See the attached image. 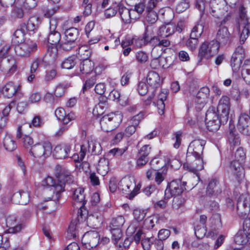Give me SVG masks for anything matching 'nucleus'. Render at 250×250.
Returning a JSON list of instances; mask_svg holds the SVG:
<instances>
[{
  "label": "nucleus",
  "instance_id": "obj_26",
  "mask_svg": "<svg viewBox=\"0 0 250 250\" xmlns=\"http://www.w3.org/2000/svg\"><path fill=\"white\" fill-rule=\"evenodd\" d=\"M237 210L242 213L247 214L250 210V198L248 195L243 194L239 197L237 202Z\"/></svg>",
  "mask_w": 250,
  "mask_h": 250
},
{
  "label": "nucleus",
  "instance_id": "obj_11",
  "mask_svg": "<svg viewBox=\"0 0 250 250\" xmlns=\"http://www.w3.org/2000/svg\"><path fill=\"white\" fill-rule=\"evenodd\" d=\"M72 145L70 143H63L57 145L52 148L51 154L57 159H65L69 157Z\"/></svg>",
  "mask_w": 250,
  "mask_h": 250
},
{
  "label": "nucleus",
  "instance_id": "obj_52",
  "mask_svg": "<svg viewBox=\"0 0 250 250\" xmlns=\"http://www.w3.org/2000/svg\"><path fill=\"white\" fill-rule=\"evenodd\" d=\"M245 159V153L242 148L239 147L235 153L234 160L239 162L244 163Z\"/></svg>",
  "mask_w": 250,
  "mask_h": 250
},
{
  "label": "nucleus",
  "instance_id": "obj_27",
  "mask_svg": "<svg viewBox=\"0 0 250 250\" xmlns=\"http://www.w3.org/2000/svg\"><path fill=\"white\" fill-rule=\"evenodd\" d=\"M148 84L154 89L159 87L162 83V80L158 73L155 71H149L146 77Z\"/></svg>",
  "mask_w": 250,
  "mask_h": 250
},
{
  "label": "nucleus",
  "instance_id": "obj_25",
  "mask_svg": "<svg viewBox=\"0 0 250 250\" xmlns=\"http://www.w3.org/2000/svg\"><path fill=\"white\" fill-rule=\"evenodd\" d=\"M56 176L60 180L64 181L68 184H71L73 181V177L70 173L65 168L58 165L55 167Z\"/></svg>",
  "mask_w": 250,
  "mask_h": 250
},
{
  "label": "nucleus",
  "instance_id": "obj_55",
  "mask_svg": "<svg viewBox=\"0 0 250 250\" xmlns=\"http://www.w3.org/2000/svg\"><path fill=\"white\" fill-rule=\"evenodd\" d=\"M74 42H69V40L64 39L61 41L59 44V46L62 49L68 51L72 48L74 46Z\"/></svg>",
  "mask_w": 250,
  "mask_h": 250
},
{
  "label": "nucleus",
  "instance_id": "obj_12",
  "mask_svg": "<svg viewBox=\"0 0 250 250\" xmlns=\"http://www.w3.org/2000/svg\"><path fill=\"white\" fill-rule=\"evenodd\" d=\"M205 144V141L203 140H195L192 141L188 148L187 158L190 159L191 156H202Z\"/></svg>",
  "mask_w": 250,
  "mask_h": 250
},
{
  "label": "nucleus",
  "instance_id": "obj_62",
  "mask_svg": "<svg viewBox=\"0 0 250 250\" xmlns=\"http://www.w3.org/2000/svg\"><path fill=\"white\" fill-rule=\"evenodd\" d=\"M135 57L137 62L141 63H145L148 58L147 55L141 51L137 52L136 53Z\"/></svg>",
  "mask_w": 250,
  "mask_h": 250
},
{
  "label": "nucleus",
  "instance_id": "obj_54",
  "mask_svg": "<svg viewBox=\"0 0 250 250\" xmlns=\"http://www.w3.org/2000/svg\"><path fill=\"white\" fill-rule=\"evenodd\" d=\"M75 63L73 58L69 57L62 62V67L66 69H70L75 66Z\"/></svg>",
  "mask_w": 250,
  "mask_h": 250
},
{
  "label": "nucleus",
  "instance_id": "obj_50",
  "mask_svg": "<svg viewBox=\"0 0 250 250\" xmlns=\"http://www.w3.org/2000/svg\"><path fill=\"white\" fill-rule=\"evenodd\" d=\"M189 7V1L188 0H180L177 1V5L176 10L178 13L185 11Z\"/></svg>",
  "mask_w": 250,
  "mask_h": 250
},
{
  "label": "nucleus",
  "instance_id": "obj_44",
  "mask_svg": "<svg viewBox=\"0 0 250 250\" xmlns=\"http://www.w3.org/2000/svg\"><path fill=\"white\" fill-rule=\"evenodd\" d=\"M24 31L22 29L17 30L13 35L12 42L16 45L20 44L25 42L24 41Z\"/></svg>",
  "mask_w": 250,
  "mask_h": 250
},
{
  "label": "nucleus",
  "instance_id": "obj_46",
  "mask_svg": "<svg viewBox=\"0 0 250 250\" xmlns=\"http://www.w3.org/2000/svg\"><path fill=\"white\" fill-rule=\"evenodd\" d=\"M58 57V49L55 46H51L48 48L46 57L50 60L51 61H54Z\"/></svg>",
  "mask_w": 250,
  "mask_h": 250
},
{
  "label": "nucleus",
  "instance_id": "obj_39",
  "mask_svg": "<svg viewBox=\"0 0 250 250\" xmlns=\"http://www.w3.org/2000/svg\"><path fill=\"white\" fill-rule=\"evenodd\" d=\"M170 45V41L167 39H163L159 41L157 45L154 47L151 52V55L153 56L155 59L152 62V63L154 62H158L157 59L161 55V53L157 55H155V52L158 50V47H168Z\"/></svg>",
  "mask_w": 250,
  "mask_h": 250
},
{
  "label": "nucleus",
  "instance_id": "obj_1",
  "mask_svg": "<svg viewBox=\"0 0 250 250\" xmlns=\"http://www.w3.org/2000/svg\"><path fill=\"white\" fill-rule=\"evenodd\" d=\"M22 143L29 154L35 158H46L51 155L52 144L48 141H42L34 145L33 138L24 135L22 138Z\"/></svg>",
  "mask_w": 250,
  "mask_h": 250
},
{
  "label": "nucleus",
  "instance_id": "obj_34",
  "mask_svg": "<svg viewBox=\"0 0 250 250\" xmlns=\"http://www.w3.org/2000/svg\"><path fill=\"white\" fill-rule=\"evenodd\" d=\"M220 192V186L218 181L215 179H211L207 188V194L209 195H216Z\"/></svg>",
  "mask_w": 250,
  "mask_h": 250
},
{
  "label": "nucleus",
  "instance_id": "obj_22",
  "mask_svg": "<svg viewBox=\"0 0 250 250\" xmlns=\"http://www.w3.org/2000/svg\"><path fill=\"white\" fill-rule=\"evenodd\" d=\"M209 89L204 88L199 91L195 98L196 107L201 110L207 103L208 100Z\"/></svg>",
  "mask_w": 250,
  "mask_h": 250
},
{
  "label": "nucleus",
  "instance_id": "obj_37",
  "mask_svg": "<svg viewBox=\"0 0 250 250\" xmlns=\"http://www.w3.org/2000/svg\"><path fill=\"white\" fill-rule=\"evenodd\" d=\"M98 172L103 176H105L109 171V162L107 159L101 158L97 166Z\"/></svg>",
  "mask_w": 250,
  "mask_h": 250
},
{
  "label": "nucleus",
  "instance_id": "obj_41",
  "mask_svg": "<svg viewBox=\"0 0 250 250\" xmlns=\"http://www.w3.org/2000/svg\"><path fill=\"white\" fill-rule=\"evenodd\" d=\"M72 198L76 202L84 205L85 203V195L83 188H78L75 189L73 191Z\"/></svg>",
  "mask_w": 250,
  "mask_h": 250
},
{
  "label": "nucleus",
  "instance_id": "obj_2",
  "mask_svg": "<svg viewBox=\"0 0 250 250\" xmlns=\"http://www.w3.org/2000/svg\"><path fill=\"white\" fill-rule=\"evenodd\" d=\"M141 188V184H136L134 177L131 176L123 178L118 183V189L130 200L139 193Z\"/></svg>",
  "mask_w": 250,
  "mask_h": 250
},
{
  "label": "nucleus",
  "instance_id": "obj_8",
  "mask_svg": "<svg viewBox=\"0 0 250 250\" xmlns=\"http://www.w3.org/2000/svg\"><path fill=\"white\" fill-rule=\"evenodd\" d=\"M230 108L229 98L227 96H223L220 99L217 106V112L221 117V122L223 124L228 121Z\"/></svg>",
  "mask_w": 250,
  "mask_h": 250
},
{
  "label": "nucleus",
  "instance_id": "obj_21",
  "mask_svg": "<svg viewBox=\"0 0 250 250\" xmlns=\"http://www.w3.org/2000/svg\"><path fill=\"white\" fill-rule=\"evenodd\" d=\"M119 14L122 21L125 23H129L132 20L138 19V15H135V11L132 9L129 10L125 7L122 3L119 7Z\"/></svg>",
  "mask_w": 250,
  "mask_h": 250
},
{
  "label": "nucleus",
  "instance_id": "obj_20",
  "mask_svg": "<svg viewBox=\"0 0 250 250\" xmlns=\"http://www.w3.org/2000/svg\"><path fill=\"white\" fill-rule=\"evenodd\" d=\"M243 163L233 160L230 164L229 169L230 172L235 176L237 180L240 182L244 177V169Z\"/></svg>",
  "mask_w": 250,
  "mask_h": 250
},
{
  "label": "nucleus",
  "instance_id": "obj_5",
  "mask_svg": "<svg viewBox=\"0 0 250 250\" xmlns=\"http://www.w3.org/2000/svg\"><path fill=\"white\" fill-rule=\"evenodd\" d=\"M217 115L214 109L210 108L206 114L205 122L208 129L211 131H215L220 127L221 117Z\"/></svg>",
  "mask_w": 250,
  "mask_h": 250
},
{
  "label": "nucleus",
  "instance_id": "obj_9",
  "mask_svg": "<svg viewBox=\"0 0 250 250\" xmlns=\"http://www.w3.org/2000/svg\"><path fill=\"white\" fill-rule=\"evenodd\" d=\"M61 19L53 17L49 21V33L48 36V42L53 46L59 44L61 41V34L56 30Z\"/></svg>",
  "mask_w": 250,
  "mask_h": 250
},
{
  "label": "nucleus",
  "instance_id": "obj_15",
  "mask_svg": "<svg viewBox=\"0 0 250 250\" xmlns=\"http://www.w3.org/2000/svg\"><path fill=\"white\" fill-rule=\"evenodd\" d=\"M186 182H182L180 180H173L169 184L168 188L165 190V194L170 193L171 196L180 195L185 189H186Z\"/></svg>",
  "mask_w": 250,
  "mask_h": 250
},
{
  "label": "nucleus",
  "instance_id": "obj_3",
  "mask_svg": "<svg viewBox=\"0 0 250 250\" xmlns=\"http://www.w3.org/2000/svg\"><path fill=\"white\" fill-rule=\"evenodd\" d=\"M122 115L120 114L111 113L104 116L100 120L102 129L108 132L115 128L121 122Z\"/></svg>",
  "mask_w": 250,
  "mask_h": 250
},
{
  "label": "nucleus",
  "instance_id": "obj_18",
  "mask_svg": "<svg viewBox=\"0 0 250 250\" xmlns=\"http://www.w3.org/2000/svg\"><path fill=\"white\" fill-rule=\"evenodd\" d=\"M237 129L245 135H250V117L246 114L240 115L237 125Z\"/></svg>",
  "mask_w": 250,
  "mask_h": 250
},
{
  "label": "nucleus",
  "instance_id": "obj_14",
  "mask_svg": "<svg viewBox=\"0 0 250 250\" xmlns=\"http://www.w3.org/2000/svg\"><path fill=\"white\" fill-rule=\"evenodd\" d=\"M6 225L8 233H15L21 231L24 225L19 222L15 215L11 214L5 216Z\"/></svg>",
  "mask_w": 250,
  "mask_h": 250
},
{
  "label": "nucleus",
  "instance_id": "obj_30",
  "mask_svg": "<svg viewBox=\"0 0 250 250\" xmlns=\"http://www.w3.org/2000/svg\"><path fill=\"white\" fill-rule=\"evenodd\" d=\"M109 99L113 101L116 102L122 106L127 105L128 103V98L123 95H121L120 93L117 90L111 91L108 96Z\"/></svg>",
  "mask_w": 250,
  "mask_h": 250
},
{
  "label": "nucleus",
  "instance_id": "obj_58",
  "mask_svg": "<svg viewBox=\"0 0 250 250\" xmlns=\"http://www.w3.org/2000/svg\"><path fill=\"white\" fill-rule=\"evenodd\" d=\"M118 180L115 177L110 178L109 182V188L111 192H115L118 188Z\"/></svg>",
  "mask_w": 250,
  "mask_h": 250
},
{
  "label": "nucleus",
  "instance_id": "obj_16",
  "mask_svg": "<svg viewBox=\"0 0 250 250\" xmlns=\"http://www.w3.org/2000/svg\"><path fill=\"white\" fill-rule=\"evenodd\" d=\"M42 185L44 187L50 188L51 190L56 193L57 197L61 192L63 191L64 188L63 183H62L61 181L60 183H57L53 177L49 176L42 180Z\"/></svg>",
  "mask_w": 250,
  "mask_h": 250
},
{
  "label": "nucleus",
  "instance_id": "obj_42",
  "mask_svg": "<svg viewBox=\"0 0 250 250\" xmlns=\"http://www.w3.org/2000/svg\"><path fill=\"white\" fill-rule=\"evenodd\" d=\"M3 146L6 150L12 151L17 147V145L14 139L10 135H6L3 139Z\"/></svg>",
  "mask_w": 250,
  "mask_h": 250
},
{
  "label": "nucleus",
  "instance_id": "obj_53",
  "mask_svg": "<svg viewBox=\"0 0 250 250\" xmlns=\"http://www.w3.org/2000/svg\"><path fill=\"white\" fill-rule=\"evenodd\" d=\"M106 108L105 104L104 103H99L97 104L93 110V113L95 116H100L102 115Z\"/></svg>",
  "mask_w": 250,
  "mask_h": 250
},
{
  "label": "nucleus",
  "instance_id": "obj_10",
  "mask_svg": "<svg viewBox=\"0 0 250 250\" xmlns=\"http://www.w3.org/2000/svg\"><path fill=\"white\" fill-rule=\"evenodd\" d=\"M17 69L16 60L12 57L2 58L0 61V71L7 76L14 74Z\"/></svg>",
  "mask_w": 250,
  "mask_h": 250
},
{
  "label": "nucleus",
  "instance_id": "obj_28",
  "mask_svg": "<svg viewBox=\"0 0 250 250\" xmlns=\"http://www.w3.org/2000/svg\"><path fill=\"white\" fill-rule=\"evenodd\" d=\"M250 23L248 22L247 20L239 21V30H240V42L241 44L245 42L250 33L249 28Z\"/></svg>",
  "mask_w": 250,
  "mask_h": 250
},
{
  "label": "nucleus",
  "instance_id": "obj_31",
  "mask_svg": "<svg viewBox=\"0 0 250 250\" xmlns=\"http://www.w3.org/2000/svg\"><path fill=\"white\" fill-rule=\"evenodd\" d=\"M29 199V194L26 191H20L14 194L12 200L15 203L21 205L26 204Z\"/></svg>",
  "mask_w": 250,
  "mask_h": 250
},
{
  "label": "nucleus",
  "instance_id": "obj_35",
  "mask_svg": "<svg viewBox=\"0 0 250 250\" xmlns=\"http://www.w3.org/2000/svg\"><path fill=\"white\" fill-rule=\"evenodd\" d=\"M41 23V19L37 16L30 17L27 23L26 28L29 31L35 32L37 30Z\"/></svg>",
  "mask_w": 250,
  "mask_h": 250
},
{
  "label": "nucleus",
  "instance_id": "obj_59",
  "mask_svg": "<svg viewBox=\"0 0 250 250\" xmlns=\"http://www.w3.org/2000/svg\"><path fill=\"white\" fill-rule=\"evenodd\" d=\"M11 47L9 44L4 45L0 50V58H10L8 56L10 54Z\"/></svg>",
  "mask_w": 250,
  "mask_h": 250
},
{
  "label": "nucleus",
  "instance_id": "obj_6",
  "mask_svg": "<svg viewBox=\"0 0 250 250\" xmlns=\"http://www.w3.org/2000/svg\"><path fill=\"white\" fill-rule=\"evenodd\" d=\"M37 49V44L33 41L27 40L25 42L15 45V51L17 55L27 57Z\"/></svg>",
  "mask_w": 250,
  "mask_h": 250
},
{
  "label": "nucleus",
  "instance_id": "obj_4",
  "mask_svg": "<svg viewBox=\"0 0 250 250\" xmlns=\"http://www.w3.org/2000/svg\"><path fill=\"white\" fill-rule=\"evenodd\" d=\"M219 46L218 43L212 41L210 42H205L200 46L199 50V57L200 61L202 59H208L218 53Z\"/></svg>",
  "mask_w": 250,
  "mask_h": 250
},
{
  "label": "nucleus",
  "instance_id": "obj_13",
  "mask_svg": "<svg viewBox=\"0 0 250 250\" xmlns=\"http://www.w3.org/2000/svg\"><path fill=\"white\" fill-rule=\"evenodd\" d=\"M100 240L99 235L96 231H87L83 235L82 242L83 245L86 248L90 249L95 247L99 243Z\"/></svg>",
  "mask_w": 250,
  "mask_h": 250
},
{
  "label": "nucleus",
  "instance_id": "obj_29",
  "mask_svg": "<svg viewBox=\"0 0 250 250\" xmlns=\"http://www.w3.org/2000/svg\"><path fill=\"white\" fill-rule=\"evenodd\" d=\"M131 39L133 45L137 47H141L146 45L152 38H150L148 35L146 29L143 36L139 37L134 36Z\"/></svg>",
  "mask_w": 250,
  "mask_h": 250
},
{
  "label": "nucleus",
  "instance_id": "obj_38",
  "mask_svg": "<svg viewBox=\"0 0 250 250\" xmlns=\"http://www.w3.org/2000/svg\"><path fill=\"white\" fill-rule=\"evenodd\" d=\"M88 145V151L93 155L100 154L102 151V147L99 142L94 140H91L85 143Z\"/></svg>",
  "mask_w": 250,
  "mask_h": 250
},
{
  "label": "nucleus",
  "instance_id": "obj_64",
  "mask_svg": "<svg viewBox=\"0 0 250 250\" xmlns=\"http://www.w3.org/2000/svg\"><path fill=\"white\" fill-rule=\"evenodd\" d=\"M198 43V39L192 38L190 36V38L186 42V46L190 50L195 49Z\"/></svg>",
  "mask_w": 250,
  "mask_h": 250
},
{
  "label": "nucleus",
  "instance_id": "obj_33",
  "mask_svg": "<svg viewBox=\"0 0 250 250\" xmlns=\"http://www.w3.org/2000/svg\"><path fill=\"white\" fill-rule=\"evenodd\" d=\"M175 26L172 23H168L161 26L159 29L158 35L163 38L167 37L172 34L175 31Z\"/></svg>",
  "mask_w": 250,
  "mask_h": 250
},
{
  "label": "nucleus",
  "instance_id": "obj_47",
  "mask_svg": "<svg viewBox=\"0 0 250 250\" xmlns=\"http://www.w3.org/2000/svg\"><path fill=\"white\" fill-rule=\"evenodd\" d=\"M125 222V219L122 216H118L113 218L110 224L111 228L120 229Z\"/></svg>",
  "mask_w": 250,
  "mask_h": 250
},
{
  "label": "nucleus",
  "instance_id": "obj_49",
  "mask_svg": "<svg viewBox=\"0 0 250 250\" xmlns=\"http://www.w3.org/2000/svg\"><path fill=\"white\" fill-rule=\"evenodd\" d=\"M242 60L237 57L232 56L230 65L234 72H237L239 70Z\"/></svg>",
  "mask_w": 250,
  "mask_h": 250
},
{
  "label": "nucleus",
  "instance_id": "obj_19",
  "mask_svg": "<svg viewBox=\"0 0 250 250\" xmlns=\"http://www.w3.org/2000/svg\"><path fill=\"white\" fill-rule=\"evenodd\" d=\"M231 34L226 26H220L216 34V42L218 44L226 45L230 42Z\"/></svg>",
  "mask_w": 250,
  "mask_h": 250
},
{
  "label": "nucleus",
  "instance_id": "obj_56",
  "mask_svg": "<svg viewBox=\"0 0 250 250\" xmlns=\"http://www.w3.org/2000/svg\"><path fill=\"white\" fill-rule=\"evenodd\" d=\"M56 75L57 70L54 67L50 70H47L44 76V80L46 82L52 81L56 77Z\"/></svg>",
  "mask_w": 250,
  "mask_h": 250
},
{
  "label": "nucleus",
  "instance_id": "obj_23",
  "mask_svg": "<svg viewBox=\"0 0 250 250\" xmlns=\"http://www.w3.org/2000/svg\"><path fill=\"white\" fill-rule=\"evenodd\" d=\"M20 89V85L19 84L9 82L3 87L2 93L5 97L10 98L15 95Z\"/></svg>",
  "mask_w": 250,
  "mask_h": 250
},
{
  "label": "nucleus",
  "instance_id": "obj_32",
  "mask_svg": "<svg viewBox=\"0 0 250 250\" xmlns=\"http://www.w3.org/2000/svg\"><path fill=\"white\" fill-rule=\"evenodd\" d=\"M94 63L89 60H84L82 62L79 66V71H76L77 75L88 74L93 69Z\"/></svg>",
  "mask_w": 250,
  "mask_h": 250
},
{
  "label": "nucleus",
  "instance_id": "obj_17",
  "mask_svg": "<svg viewBox=\"0 0 250 250\" xmlns=\"http://www.w3.org/2000/svg\"><path fill=\"white\" fill-rule=\"evenodd\" d=\"M195 160L190 163H186L184 165V167L185 169L195 174L198 176V172L204 168V161L202 156L194 157Z\"/></svg>",
  "mask_w": 250,
  "mask_h": 250
},
{
  "label": "nucleus",
  "instance_id": "obj_51",
  "mask_svg": "<svg viewBox=\"0 0 250 250\" xmlns=\"http://www.w3.org/2000/svg\"><path fill=\"white\" fill-rule=\"evenodd\" d=\"M110 231L112 234V240L114 241V243L116 244L122 237L121 230L119 228H111Z\"/></svg>",
  "mask_w": 250,
  "mask_h": 250
},
{
  "label": "nucleus",
  "instance_id": "obj_40",
  "mask_svg": "<svg viewBox=\"0 0 250 250\" xmlns=\"http://www.w3.org/2000/svg\"><path fill=\"white\" fill-rule=\"evenodd\" d=\"M120 2H113L109 8L104 11V15L107 18L113 17L116 15L117 10L119 11V7L121 6Z\"/></svg>",
  "mask_w": 250,
  "mask_h": 250
},
{
  "label": "nucleus",
  "instance_id": "obj_61",
  "mask_svg": "<svg viewBox=\"0 0 250 250\" xmlns=\"http://www.w3.org/2000/svg\"><path fill=\"white\" fill-rule=\"evenodd\" d=\"M156 218L154 217H149L146 218L143 223V227L146 229H150L155 225Z\"/></svg>",
  "mask_w": 250,
  "mask_h": 250
},
{
  "label": "nucleus",
  "instance_id": "obj_60",
  "mask_svg": "<svg viewBox=\"0 0 250 250\" xmlns=\"http://www.w3.org/2000/svg\"><path fill=\"white\" fill-rule=\"evenodd\" d=\"M75 167L76 169L80 172H87L89 170L90 166L87 162H83L82 163L80 162L76 163Z\"/></svg>",
  "mask_w": 250,
  "mask_h": 250
},
{
  "label": "nucleus",
  "instance_id": "obj_63",
  "mask_svg": "<svg viewBox=\"0 0 250 250\" xmlns=\"http://www.w3.org/2000/svg\"><path fill=\"white\" fill-rule=\"evenodd\" d=\"M146 212L145 210L140 209H135L133 211V215L135 220L140 221L143 220L145 217Z\"/></svg>",
  "mask_w": 250,
  "mask_h": 250
},
{
  "label": "nucleus",
  "instance_id": "obj_57",
  "mask_svg": "<svg viewBox=\"0 0 250 250\" xmlns=\"http://www.w3.org/2000/svg\"><path fill=\"white\" fill-rule=\"evenodd\" d=\"M170 235V231L167 229H161L158 233V240L163 241L166 240Z\"/></svg>",
  "mask_w": 250,
  "mask_h": 250
},
{
  "label": "nucleus",
  "instance_id": "obj_24",
  "mask_svg": "<svg viewBox=\"0 0 250 250\" xmlns=\"http://www.w3.org/2000/svg\"><path fill=\"white\" fill-rule=\"evenodd\" d=\"M55 115L58 120L61 121L64 125L68 124L71 121L75 118L74 114L72 112L67 113L65 110L62 107L58 108L55 112Z\"/></svg>",
  "mask_w": 250,
  "mask_h": 250
},
{
  "label": "nucleus",
  "instance_id": "obj_48",
  "mask_svg": "<svg viewBox=\"0 0 250 250\" xmlns=\"http://www.w3.org/2000/svg\"><path fill=\"white\" fill-rule=\"evenodd\" d=\"M204 26L202 24H197L193 28L191 32V37L198 39L200 37L203 32Z\"/></svg>",
  "mask_w": 250,
  "mask_h": 250
},
{
  "label": "nucleus",
  "instance_id": "obj_36",
  "mask_svg": "<svg viewBox=\"0 0 250 250\" xmlns=\"http://www.w3.org/2000/svg\"><path fill=\"white\" fill-rule=\"evenodd\" d=\"M241 76L244 81L250 84V61L249 60H245L242 65Z\"/></svg>",
  "mask_w": 250,
  "mask_h": 250
},
{
  "label": "nucleus",
  "instance_id": "obj_43",
  "mask_svg": "<svg viewBox=\"0 0 250 250\" xmlns=\"http://www.w3.org/2000/svg\"><path fill=\"white\" fill-rule=\"evenodd\" d=\"M167 95L166 92H162L158 96V100L157 102L158 110L159 114L162 115L164 113L165 104L164 101L166 100Z\"/></svg>",
  "mask_w": 250,
  "mask_h": 250
},
{
  "label": "nucleus",
  "instance_id": "obj_7",
  "mask_svg": "<svg viewBox=\"0 0 250 250\" xmlns=\"http://www.w3.org/2000/svg\"><path fill=\"white\" fill-rule=\"evenodd\" d=\"M234 241L238 245L250 244V220H245L243 229L238 231L236 234Z\"/></svg>",
  "mask_w": 250,
  "mask_h": 250
},
{
  "label": "nucleus",
  "instance_id": "obj_45",
  "mask_svg": "<svg viewBox=\"0 0 250 250\" xmlns=\"http://www.w3.org/2000/svg\"><path fill=\"white\" fill-rule=\"evenodd\" d=\"M78 30L74 27L69 28L64 32L65 39L69 40V42H73L76 40L78 35Z\"/></svg>",
  "mask_w": 250,
  "mask_h": 250
}]
</instances>
